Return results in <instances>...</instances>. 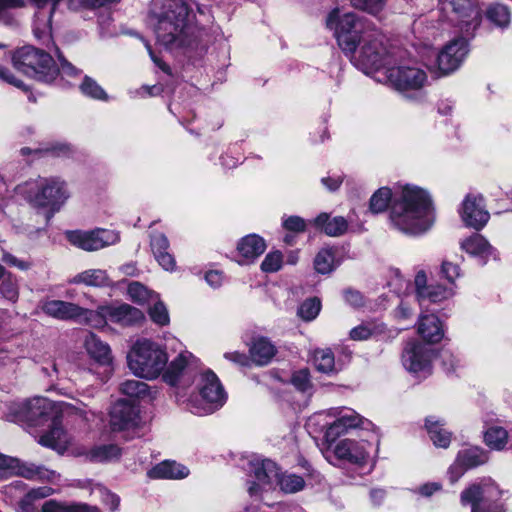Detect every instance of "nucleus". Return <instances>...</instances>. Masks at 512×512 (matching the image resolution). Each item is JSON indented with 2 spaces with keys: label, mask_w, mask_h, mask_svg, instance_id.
Returning a JSON list of instances; mask_svg holds the SVG:
<instances>
[{
  "label": "nucleus",
  "mask_w": 512,
  "mask_h": 512,
  "mask_svg": "<svg viewBox=\"0 0 512 512\" xmlns=\"http://www.w3.org/2000/svg\"><path fill=\"white\" fill-rule=\"evenodd\" d=\"M81 92L96 100H107L108 96L102 87L92 78L85 76L81 86Z\"/></svg>",
  "instance_id": "09e8293b"
},
{
  "label": "nucleus",
  "mask_w": 512,
  "mask_h": 512,
  "mask_svg": "<svg viewBox=\"0 0 512 512\" xmlns=\"http://www.w3.org/2000/svg\"><path fill=\"white\" fill-rule=\"evenodd\" d=\"M95 316L108 318L111 322L121 326H135L141 324L145 320L144 313L127 303L119 305L100 306Z\"/></svg>",
  "instance_id": "dca6fc26"
},
{
  "label": "nucleus",
  "mask_w": 512,
  "mask_h": 512,
  "mask_svg": "<svg viewBox=\"0 0 512 512\" xmlns=\"http://www.w3.org/2000/svg\"><path fill=\"white\" fill-rule=\"evenodd\" d=\"M321 309V302L317 298L304 301L299 309L298 315L305 321H311L317 317Z\"/></svg>",
  "instance_id": "8fccbe9b"
},
{
  "label": "nucleus",
  "mask_w": 512,
  "mask_h": 512,
  "mask_svg": "<svg viewBox=\"0 0 512 512\" xmlns=\"http://www.w3.org/2000/svg\"><path fill=\"white\" fill-rule=\"evenodd\" d=\"M283 256L281 252L274 251L266 255L263 262L261 263V269L267 273H273L278 271L282 267Z\"/></svg>",
  "instance_id": "5fc2aeb1"
},
{
  "label": "nucleus",
  "mask_w": 512,
  "mask_h": 512,
  "mask_svg": "<svg viewBox=\"0 0 512 512\" xmlns=\"http://www.w3.org/2000/svg\"><path fill=\"white\" fill-rule=\"evenodd\" d=\"M188 474V468L175 461H163L148 471V476L154 479H182Z\"/></svg>",
  "instance_id": "cd10ccee"
},
{
  "label": "nucleus",
  "mask_w": 512,
  "mask_h": 512,
  "mask_svg": "<svg viewBox=\"0 0 512 512\" xmlns=\"http://www.w3.org/2000/svg\"><path fill=\"white\" fill-rule=\"evenodd\" d=\"M38 442L45 447L62 451L66 449L70 439L62 426L57 421H53L51 429L42 435Z\"/></svg>",
  "instance_id": "c756f323"
},
{
  "label": "nucleus",
  "mask_w": 512,
  "mask_h": 512,
  "mask_svg": "<svg viewBox=\"0 0 512 512\" xmlns=\"http://www.w3.org/2000/svg\"><path fill=\"white\" fill-rule=\"evenodd\" d=\"M442 274L450 282L454 283L455 279L459 277V267L448 261H444L441 267Z\"/></svg>",
  "instance_id": "0e129e2a"
},
{
  "label": "nucleus",
  "mask_w": 512,
  "mask_h": 512,
  "mask_svg": "<svg viewBox=\"0 0 512 512\" xmlns=\"http://www.w3.org/2000/svg\"><path fill=\"white\" fill-rule=\"evenodd\" d=\"M265 249L266 244L261 237L255 234L245 236L237 246L238 254L242 257L239 262L241 264L253 262L264 253Z\"/></svg>",
  "instance_id": "a878e982"
},
{
  "label": "nucleus",
  "mask_w": 512,
  "mask_h": 512,
  "mask_svg": "<svg viewBox=\"0 0 512 512\" xmlns=\"http://www.w3.org/2000/svg\"><path fill=\"white\" fill-rule=\"evenodd\" d=\"M392 199V192L387 187L378 189L370 199V210L373 213H381L386 210Z\"/></svg>",
  "instance_id": "c03bdc74"
},
{
  "label": "nucleus",
  "mask_w": 512,
  "mask_h": 512,
  "mask_svg": "<svg viewBox=\"0 0 512 512\" xmlns=\"http://www.w3.org/2000/svg\"><path fill=\"white\" fill-rule=\"evenodd\" d=\"M432 356V349L418 342H410L403 351L402 362L409 372L426 375L431 370Z\"/></svg>",
  "instance_id": "2eb2a0df"
},
{
  "label": "nucleus",
  "mask_w": 512,
  "mask_h": 512,
  "mask_svg": "<svg viewBox=\"0 0 512 512\" xmlns=\"http://www.w3.org/2000/svg\"><path fill=\"white\" fill-rule=\"evenodd\" d=\"M41 512H101L96 506L87 504H63L49 500L42 505Z\"/></svg>",
  "instance_id": "e433bc0d"
},
{
  "label": "nucleus",
  "mask_w": 512,
  "mask_h": 512,
  "mask_svg": "<svg viewBox=\"0 0 512 512\" xmlns=\"http://www.w3.org/2000/svg\"><path fill=\"white\" fill-rule=\"evenodd\" d=\"M68 241L85 251H97L116 244L120 237L112 230L95 229L92 231H69L66 233Z\"/></svg>",
  "instance_id": "9b49d317"
},
{
  "label": "nucleus",
  "mask_w": 512,
  "mask_h": 512,
  "mask_svg": "<svg viewBox=\"0 0 512 512\" xmlns=\"http://www.w3.org/2000/svg\"><path fill=\"white\" fill-rule=\"evenodd\" d=\"M41 308L45 314L61 320L84 318L86 322H90L95 317L94 311L61 300H47Z\"/></svg>",
  "instance_id": "a211bd4d"
},
{
  "label": "nucleus",
  "mask_w": 512,
  "mask_h": 512,
  "mask_svg": "<svg viewBox=\"0 0 512 512\" xmlns=\"http://www.w3.org/2000/svg\"><path fill=\"white\" fill-rule=\"evenodd\" d=\"M487 460V452L479 447H471L460 451L455 464L450 468L451 481H457L464 470L482 465Z\"/></svg>",
  "instance_id": "4be33fe9"
},
{
  "label": "nucleus",
  "mask_w": 512,
  "mask_h": 512,
  "mask_svg": "<svg viewBox=\"0 0 512 512\" xmlns=\"http://www.w3.org/2000/svg\"><path fill=\"white\" fill-rule=\"evenodd\" d=\"M277 480L281 490H283L286 493H295L302 490L304 487L303 478L294 474L283 475L281 478H278Z\"/></svg>",
  "instance_id": "603ef678"
},
{
  "label": "nucleus",
  "mask_w": 512,
  "mask_h": 512,
  "mask_svg": "<svg viewBox=\"0 0 512 512\" xmlns=\"http://www.w3.org/2000/svg\"><path fill=\"white\" fill-rule=\"evenodd\" d=\"M314 267L318 273L328 274L334 269V255L329 249H322L314 259Z\"/></svg>",
  "instance_id": "a18cd8bd"
},
{
  "label": "nucleus",
  "mask_w": 512,
  "mask_h": 512,
  "mask_svg": "<svg viewBox=\"0 0 512 512\" xmlns=\"http://www.w3.org/2000/svg\"><path fill=\"white\" fill-rule=\"evenodd\" d=\"M416 298H423L424 293L429 288L427 285V276L424 271H419L415 276Z\"/></svg>",
  "instance_id": "338daca9"
},
{
  "label": "nucleus",
  "mask_w": 512,
  "mask_h": 512,
  "mask_svg": "<svg viewBox=\"0 0 512 512\" xmlns=\"http://www.w3.org/2000/svg\"><path fill=\"white\" fill-rule=\"evenodd\" d=\"M293 385L301 391H305L310 386L309 374L306 370L296 372L292 376Z\"/></svg>",
  "instance_id": "e2e57ef3"
},
{
  "label": "nucleus",
  "mask_w": 512,
  "mask_h": 512,
  "mask_svg": "<svg viewBox=\"0 0 512 512\" xmlns=\"http://www.w3.org/2000/svg\"><path fill=\"white\" fill-rule=\"evenodd\" d=\"M426 428L435 446L441 448H447L449 446L451 434L443 428V424L434 416L426 418Z\"/></svg>",
  "instance_id": "f704fd0d"
},
{
  "label": "nucleus",
  "mask_w": 512,
  "mask_h": 512,
  "mask_svg": "<svg viewBox=\"0 0 512 512\" xmlns=\"http://www.w3.org/2000/svg\"><path fill=\"white\" fill-rule=\"evenodd\" d=\"M12 61L17 70L43 82L53 81L59 72L50 54L32 46L18 49Z\"/></svg>",
  "instance_id": "39448f33"
},
{
  "label": "nucleus",
  "mask_w": 512,
  "mask_h": 512,
  "mask_svg": "<svg viewBox=\"0 0 512 512\" xmlns=\"http://www.w3.org/2000/svg\"><path fill=\"white\" fill-rule=\"evenodd\" d=\"M121 452L118 446L109 444L93 448L90 451V459L95 462H106L117 459Z\"/></svg>",
  "instance_id": "37998d69"
},
{
  "label": "nucleus",
  "mask_w": 512,
  "mask_h": 512,
  "mask_svg": "<svg viewBox=\"0 0 512 512\" xmlns=\"http://www.w3.org/2000/svg\"><path fill=\"white\" fill-rule=\"evenodd\" d=\"M84 347L89 356L98 364L103 366L112 364L113 356L110 346L100 340L95 334L89 333L85 336Z\"/></svg>",
  "instance_id": "393cba45"
},
{
  "label": "nucleus",
  "mask_w": 512,
  "mask_h": 512,
  "mask_svg": "<svg viewBox=\"0 0 512 512\" xmlns=\"http://www.w3.org/2000/svg\"><path fill=\"white\" fill-rule=\"evenodd\" d=\"M469 52L465 38H456L447 43L437 55V75L443 76L457 70Z\"/></svg>",
  "instance_id": "f8f14e48"
},
{
  "label": "nucleus",
  "mask_w": 512,
  "mask_h": 512,
  "mask_svg": "<svg viewBox=\"0 0 512 512\" xmlns=\"http://www.w3.org/2000/svg\"><path fill=\"white\" fill-rule=\"evenodd\" d=\"M351 5L358 10L371 14L373 16L381 13L387 3V0H349Z\"/></svg>",
  "instance_id": "49530a36"
},
{
  "label": "nucleus",
  "mask_w": 512,
  "mask_h": 512,
  "mask_svg": "<svg viewBox=\"0 0 512 512\" xmlns=\"http://www.w3.org/2000/svg\"><path fill=\"white\" fill-rule=\"evenodd\" d=\"M377 332L378 329L374 324H361L350 331V338L356 341L367 340Z\"/></svg>",
  "instance_id": "4d7b16f0"
},
{
  "label": "nucleus",
  "mask_w": 512,
  "mask_h": 512,
  "mask_svg": "<svg viewBox=\"0 0 512 512\" xmlns=\"http://www.w3.org/2000/svg\"><path fill=\"white\" fill-rule=\"evenodd\" d=\"M367 442H358L353 439L340 440L334 446V454L337 458L347 460L352 463L364 462L369 453L367 451Z\"/></svg>",
  "instance_id": "b1692460"
},
{
  "label": "nucleus",
  "mask_w": 512,
  "mask_h": 512,
  "mask_svg": "<svg viewBox=\"0 0 512 512\" xmlns=\"http://www.w3.org/2000/svg\"><path fill=\"white\" fill-rule=\"evenodd\" d=\"M120 391L130 398L142 399L148 396L149 387L140 380H126L121 383Z\"/></svg>",
  "instance_id": "79ce46f5"
},
{
  "label": "nucleus",
  "mask_w": 512,
  "mask_h": 512,
  "mask_svg": "<svg viewBox=\"0 0 512 512\" xmlns=\"http://www.w3.org/2000/svg\"><path fill=\"white\" fill-rule=\"evenodd\" d=\"M390 221L396 229L406 234L416 235L428 230L434 222L428 194L415 186L401 187L392 202Z\"/></svg>",
  "instance_id": "f257e3e1"
},
{
  "label": "nucleus",
  "mask_w": 512,
  "mask_h": 512,
  "mask_svg": "<svg viewBox=\"0 0 512 512\" xmlns=\"http://www.w3.org/2000/svg\"><path fill=\"white\" fill-rule=\"evenodd\" d=\"M197 387L198 393L190 397L188 404L192 413L208 415L224 405L226 393L214 372L202 373Z\"/></svg>",
  "instance_id": "0eeeda50"
},
{
  "label": "nucleus",
  "mask_w": 512,
  "mask_h": 512,
  "mask_svg": "<svg viewBox=\"0 0 512 512\" xmlns=\"http://www.w3.org/2000/svg\"><path fill=\"white\" fill-rule=\"evenodd\" d=\"M487 15L492 22L500 27H505L510 22V12L506 6L501 4L491 6Z\"/></svg>",
  "instance_id": "3c124183"
},
{
  "label": "nucleus",
  "mask_w": 512,
  "mask_h": 512,
  "mask_svg": "<svg viewBox=\"0 0 512 512\" xmlns=\"http://www.w3.org/2000/svg\"><path fill=\"white\" fill-rule=\"evenodd\" d=\"M154 301L153 306H151L148 311L151 320L159 326L168 325L170 317L165 304L158 298Z\"/></svg>",
  "instance_id": "de8ad7c7"
},
{
  "label": "nucleus",
  "mask_w": 512,
  "mask_h": 512,
  "mask_svg": "<svg viewBox=\"0 0 512 512\" xmlns=\"http://www.w3.org/2000/svg\"><path fill=\"white\" fill-rule=\"evenodd\" d=\"M197 367L196 359L190 352H182L168 365L163 374L165 382L172 386L185 387Z\"/></svg>",
  "instance_id": "ddd939ff"
},
{
  "label": "nucleus",
  "mask_w": 512,
  "mask_h": 512,
  "mask_svg": "<svg viewBox=\"0 0 512 512\" xmlns=\"http://www.w3.org/2000/svg\"><path fill=\"white\" fill-rule=\"evenodd\" d=\"M453 295V289L447 288L442 285H429V288L424 293L423 298H418V303L421 307H428L429 303H439L448 299Z\"/></svg>",
  "instance_id": "4c0bfd02"
},
{
  "label": "nucleus",
  "mask_w": 512,
  "mask_h": 512,
  "mask_svg": "<svg viewBox=\"0 0 512 512\" xmlns=\"http://www.w3.org/2000/svg\"><path fill=\"white\" fill-rule=\"evenodd\" d=\"M151 249L154 255L167 251L169 247V241L167 237L160 232L153 233L151 235Z\"/></svg>",
  "instance_id": "13d9d810"
},
{
  "label": "nucleus",
  "mask_w": 512,
  "mask_h": 512,
  "mask_svg": "<svg viewBox=\"0 0 512 512\" xmlns=\"http://www.w3.org/2000/svg\"><path fill=\"white\" fill-rule=\"evenodd\" d=\"M275 355V347L265 338L256 339L251 348L250 356L257 365H266Z\"/></svg>",
  "instance_id": "72a5a7b5"
},
{
  "label": "nucleus",
  "mask_w": 512,
  "mask_h": 512,
  "mask_svg": "<svg viewBox=\"0 0 512 512\" xmlns=\"http://www.w3.org/2000/svg\"><path fill=\"white\" fill-rule=\"evenodd\" d=\"M315 225L322 228L328 236L332 237L344 234L348 228L345 218L337 216L331 219L327 213L319 214L315 219Z\"/></svg>",
  "instance_id": "7c9ffc66"
},
{
  "label": "nucleus",
  "mask_w": 512,
  "mask_h": 512,
  "mask_svg": "<svg viewBox=\"0 0 512 512\" xmlns=\"http://www.w3.org/2000/svg\"><path fill=\"white\" fill-rule=\"evenodd\" d=\"M503 491L494 482L472 484L462 491V505H470L471 512H506L504 504L499 502Z\"/></svg>",
  "instance_id": "6e6552de"
},
{
  "label": "nucleus",
  "mask_w": 512,
  "mask_h": 512,
  "mask_svg": "<svg viewBox=\"0 0 512 512\" xmlns=\"http://www.w3.org/2000/svg\"><path fill=\"white\" fill-rule=\"evenodd\" d=\"M387 69L386 77L389 84L397 91L408 94L412 91L421 90L427 83L426 72L416 64L405 63L403 61V52L400 51L397 61Z\"/></svg>",
  "instance_id": "1a4fd4ad"
},
{
  "label": "nucleus",
  "mask_w": 512,
  "mask_h": 512,
  "mask_svg": "<svg viewBox=\"0 0 512 512\" xmlns=\"http://www.w3.org/2000/svg\"><path fill=\"white\" fill-rule=\"evenodd\" d=\"M460 216L464 224L476 230L483 228L489 220L484 198L479 194H468L463 200Z\"/></svg>",
  "instance_id": "f3484780"
},
{
  "label": "nucleus",
  "mask_w": 512,
  "mask_h": 512,
  "mask_svg": "<svg viewBox=\"0 0 512 512\" xmlns=\"http://www.w3.org/2000/svg\"><path fill=\"white\" fill-rule=\"evenodd\" d=\"M53 493V489L48 486L31 489L20 501L21 512H33L32 504L34 501L46 498Z\"/></svg>",
  "instance_id": "a19ab883"
},
{
  "label": "nucleus",
  "mask_w": 512,
  "mask_h": 512,
  "mask_svg": "<svg viewBox=\"0 0 512 512\" xmlns=\"http://www.w3.org/2000/svg\"><path fill=\"white\" fill-rule=\"evenodd\" d=\"M109 277L105 270L102 269H88L75 275L70 283L84 284L87 286L101 287L109 285Z\"/></svg>",
  "instance_id": "473e14b6"
},
{
  "label": "nucleus",
  "mask_w": 512,
  "mask_h": 512,
  "mask_svg": "<svg viewBox=\"0 0 512 512\" xmlns=\"http://www.w3.org/2000/svg\"><path fill=\"white\" fill-rule=\"evenodd\" d=\"M360 47L358 61L369 69H379L392 65L397 61L399 49L390 50L384 44V36L377 30L365 31L358 38L357 47Z\"/></svg>",
  "instance_id": "423d86ee"
},
{
  "label": "nucleus",
  "mask_w": 512,
  "mask_h": 512,
  "mask_svg": "<svg viewBox=\"0 0 512 512\" xmlns=\"http://www.w3.org/2000/svg\"><path fill=\"white\" fill-rule=\"evenodd\" d=\"M154 256L159 265H161L165 270L172 271L175 268L174 257L167 251H163Z\"/></svg>",
  "instance_id": "774afa93"
},
{
  "label": "nucleus",
  "mask_w": 512,
  "mask_h": 512,
  "mask_svg": "<svg viewBox=\"0 0 512 512\" xmlns=\"http://www.w3.org/2000/svg\"><path fill=\"white\" fill-rule=\"evenodd\" d=\"M53 403L43 397H35L18 405L13 420L27 422L31 426H37L46 421L52 411Z\"/></svg>",
  "instance_id": "4468645a"
},
{
  "label": "nucleus",
  "mask_w": 512,
  "mask_h": 512,
  "mask_svg": "<svg viewBox=\"0 0 512 512\" xmlns=\"http://www.w3.org/2000/svg\"><path fill=\"white\" fill-rule=\"evenodd\" d=\"M167 361L166 352L158 344L146 339L137 341L127 355L131 372L148 380L157 378Z\"/></svg>",
  "instance_id": "20e7f679"
},
{
  "label": "nucleus",
  "mask_w": 512,
  "mask_h": 512,
  "mask_svg": "<svg viewBox=\"0 0 512 512\" xmlns=\"http://www.w3.org/2000/svg\"><path fill=\"white\" fill-rule=\"evenodd\" d=\"M2 261L7 265L16 267L22 271L28 270L32 266L30 261L19 259L9 252H3Z\"/></svg>",
  "instance_id": "052dcab7"
},
{
  "label": "nucleus",
  "mask_w": 512,
  "mask_h": 512,
  "mask_svg": "<svg viewBox=\"0 0 512 512\" xmlns=\"http://www.w3.org/2000/svg\"><path fill=\"white\" fill-rule=\"evenodd\" d=\"M486 445L493 450H502L508 442V432L503 427L492 426L484 434Z\"/></svg>",
  "instance_id": "58836bf2"
},
{
  "label": "nucleus",
  "mask_w": 512,
  "mask_h": 512,
  "mask_svg": "<svg viewBox=\"0 0 512 512\" xmlns=\"http://www.w3.org/2000/svg\"><path fill=\"white\" fill-rule=\"evenodd\" d=\"M17 468V474L28 479L52 480L55 472L34 464H19L16 459H10L0 454V470Z\"/></svg>",
  "instance_id": "5701e85b"
},
{
  "label": "nucleus",
  "mask_w": 512,
  "mask_h": 512,
  "mask_svg": "<svg viewBox=\"0 0 512 512\" xmlns=\"http://www.w3.org/2000/svg\"><path fill=\"white\" fill-rule=\"evenodd\" d=\"M461 248L473 256L487 258L493 254V248L487 240L479 234H474L461 242Z\"/></svg>",
  "instance_id": "2f4dec72"
},
{
  "label": "nucleus",
  "mask_w": 512,
  "mask_h": 512,
  "mask_svg": "<svg viewBox=\"0 0 512 512\" xmlns=\"http://www.w3.org/2000/svg\"><path fill=\"white\" fill-rule=\"evenodd\" d=\"M17 193L32 207L46 209L48 218L58 212L70 197L65 181L56 177H38L16 187Z\"/></svg>",
  "instance_id": "7ed1b4c3"
},
{
  "label": "nucleus",
  "mask_w": 512,
  "mask_h": 512,
  "mask_svg": "<svg viewBox=\"0 0 512 512\" xmlns=\"http://www.w3.org/2000/svg\"><path fill=\"white\" fill-rule=\"evenodd\" d=\"M313 361L316 369L323 373L335 370V359L331 349H316L313 353Z\"/></svg>",
  "instance_id": "ea45409f"
},
{
  "label": "nucleus",
  "mask_w": 512,
  "mask_h": 512,
  "mask_svg": "<svg viewBox=\"0 0 512 512\" xmlns=\"http://www.w3.org/2000/svg\"><path fill=\"white\" fill-rule=\"evenodd\" d=\"M326 25L334 31L343 52L353 54L356 51L360 23L355 13H341L339 8H335L328 14Z\"/></svg>",
  "instance_id": "9d476101"
},
{
  "label": "nucleus",
  "mask_w": 512,
  "mask_h": 512,
  "mask_svg": "<svg viewBox=\"0 0 512 512\" xmlns=\"http://www.w3.org/2000/svg\"><path fill=\"white\" fill-rule=\"evenodd\" d=\"M0 294L11 302L17 301L19 296L17 281L10 274L1 282Z\"/></svg>",
  "instance_id": "864d4df0"
},
{
  "label": "nucleus",
  "mask_w": 512,
  "mask_h": 512,
  "mask_svg": "<svg viewBox=\"0 0 512 512\" xmlns=\"http://www.w3.org/2000/svg\"><path fill=\"white\" fill-rule=\"evenodd\" d=\"M418 334L429 343H438L444 336L439 318L434 315H421L417 326Z\"/></svg>",
  "instance_id": "bb28decb"
},
{
  "label": "nucleus",
  "mask_w": 512,
  "mask_h": 512,
  "mask_svg": "<svg viewBox=\"0 0 512 512\" xmlns=\"http://www.w3.org/2000/svg\"><path fill=\"white\" fill-rule=\"evenodd\" d=\"M100 497L104 504H106L111 511H115L118 509L120 504V498L116 494L110 492L106 488L99 486L97 488Z\"/></svg>",
  "instance_id": "bf43d9fd"
},
{
  "label": "nucleus",
  "mask_w": 512,
  "mask_h": 512,
  "mask_svg": "<svg viewBox=\"0 0 512 512\" xmlns=\"http://www.w3.org/2000/svg\"><path fill=\"white\" fill-rule=\"evenodd\" d=\"M138 418V408L125 400L117 401L110 411V425L113 430L120 431L135 426Z\"/></svg>",
  "instance_id": "aec40b11"
},
{
  "label": "nucleus",
  "mask_w": 512,
  "mask_h": 512,
  "mask_svg": "<svg viewBox=\"0 0 512 512\" xmlns=\"http://www.w3.org/2000/svg\"><path fill=\"white\" fill-rule=\"evenodd\" d=\"M59 409L62 415H76L85 421L88 420V411L86 410V405H84L82 402H77V404L61 402Z\"/></svg>",
  "instance_id": "6e6d98bb"
},
{
  "label": "nucleus",
  "mask_w": 512,
  "mask_h": 512,
  "mask_svg": "<svg viewBox=\"0 0 512 512\" xmlns=\"http://www.w3.org/2000/svg\"><path fill=\"white\" fill-rule=\"evenodd\" d=\"M284 227L289 231L302 232L305 230V221L298 216H290L283 222Z\"/></svg>",
  "instance_id": "69168bd1"
},
{
  "label": "nucleus",
  "mask_w": 512,
  "mask_h": 512,
  "mask_svg": "<svg viewBox=\"0 0 512 512\" xmlns=\"http://www.w3.org/2000/svg\"><path fill=\"white\" fill-rule=\"evenodd\" d=\"M189 6L185 0H152L150 16L155 21L157 40L164 46L183 44Z\"/></svg>",
  "instance_id": "f03ea898"
},
{
  "label": "nucleus",
  "mask_w": 512,
  "mask_h": 512,
  "mask_svg": "<svg viewBox=\"0 0 512 512\" xmlns=\"http://www.w3.org/2000/svg\"><path fill=\"white\" fill-rule=\"evenodd\" d=\"M345 301L354 308H360L365 305L364 296L357 290L347 289L344 291Z\"/></svg>",
  "instance_id": "680f3d73"
},
{
  "label": "nucleus",
  "mask_w": 512,
  "mask_h": 512,
  "mask_svg": "<svg viewBox=\"0 0 512 512\" xmlns=\"http://www.w3.org/2000/svg\"><path fill=\"white\" fill-rule=\"evenodd\" d=\"M335 420L328 424L325 431V439L334 442L341 435L348 433L350 429L363 426L365 420L354 410L340 409L336 411Z\"/></svg>",
  "instance_id": "6ab92c4d"
},
{
  "label": "nucleus",
  "mask_w": 512,
  "mask_h": 512,
  "mask_svg": "<svg viewBox=\"0 0 512 512\" xmlns=\"http://www.w3.org/2000/svg\"><path fill=\"white\" fill-rule=\"evenodd\" d=\"M255 478L258 483L253 482L249 488L248 492L250 495H255L258 493V490L261 485L270 484L273 480H277L279 478V472L276 464L271 460H263L259 467L255 469Z\"/></svg>",
  "instance_id": "c85d7f7f"
},
{
  "label": "nucleus",
  "mask_w": 512,
  "mask_h": 512,
  "mask_svg": "<svg viewBox=\"0 0 512 512\" xmlns=\"http://www.w3.org/2000/svg\"><path fill=\"white\" fill-rule=\"evenodd\" d=\"M444 9H451L456 14L460 22L464 23L469 30L470 27L475 28L479 25L481 14L475 4V0H441Z\"/></svg>",
  "instance_id": "412c9836"
},
{
  "label": "nucleus",
  "mask_w": 512,
  "mask_h": 512,
  "mask_svg": "<svg viewBox=\"0 0 512 512\" xmlns=\"http://www.w3.org/2000/svg\"><path fill=\"white\" fill-rule=\"evenodd\" d=\"M127 295L131 301L139 305L147 304L158 298V294L137 281L128 284Z\"/></svg>",
  "instance_id": "c9c22d12"
}]
</instances>
